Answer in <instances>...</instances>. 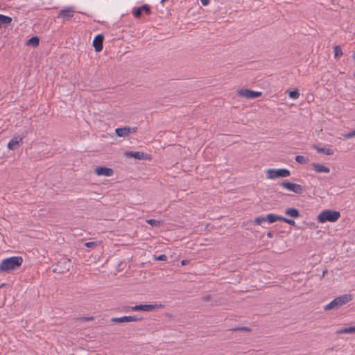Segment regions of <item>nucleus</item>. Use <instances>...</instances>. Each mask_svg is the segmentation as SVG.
Listing matches in <instances>:
<instances>
[{
  "instance_id": "nucleus-1",
  "label": "nucleus",
  "mask_w": 355,
  "mask_h": 355,
  "mask_svg": "<svg viewBox=\"0 0 355 355\" xmlns=\"http://www.w3.org/2000/svg\"><path fill=\"white\" fill-rule=\"evenodd\" d=\"M23 263L21 257H11L3 259L0 263L1 272H10L19 267Z\"/></svg>"
},
{
  "instance_id": "nucleus-2",
  "label": "nucleus",
  "mask_w": 355,
  "mask_h": 355,
  "mask_svg": "<svg viewBox=\"0 0 355 355\" xmlns=\"http://www.w3.org/2000/svg\"><path fill=\"white\" fill-rule=\"evenodd\" d=\"M340 216V214L338 211L326 209L320 213L318 216V220L320 223H324L327 221L336 222Z\"/></svg>"
},
{
  "instance_id": "nucleus-3",
  "label": "nucleus",
  "mask_w": 355,
  "mask_h": 355,
  "mask_svg": "<svg viewBox=\"0 0 355 355\" xmlns=\"http://www.w3.org/2000/svg\"><path fill=\"white\" fill-rule=\"evenodd\" d=\"M353 299L352 295L351 294H345L340 296H338L334 299L330 303L327 304L324 306L325 311H329L333 309L338 308L341 306L349 302L352 301Z\"/></svg>"
},
{
  "instance_id": "nucleus-4",
  "label": "nucleus",
  "mask_w": 355,
  "mask_h": 355,
  "mask_svg": "<svg viewBox=\"0 0 355 355\" xmlns=\"http://www.w3.org/2000/svg\"><path fill=\"white\" fill-rule=\"evenodd\" d=\"M291 172L286 168H270L266 171V178L268 179H276L278 178H286L290 176Z\"/></svg>"
},
{
  "instance_id": "nucleus-5",
  "label": "nucleus",
  "mask_w": 355,
  "mask_h": 355,
  "mask_svg": "<svg viewBox=\"0 0 355 355\" xmlns=\"http://www.w3.org/2000/svg\"><path fill=\"white\" fill-rule=\"evenodd\" d=\"M75 12L76 10L73 6L64 7L60 10L57 18L62 19L63 21L69 20L74 16Z\"/></svg>"
},
{
  "instance_id": "nucleus-6",
  "label": "nucleus",
  "mask_w": 355,
  "mask_h": 355,
  "mask_svg": "<svg viewBox=\"0 0 355 355\" xmlns=\"http://www.w3.org/2000/svg\"><path fill=\"white\" fill-rule=\"evenodd\" d=\"M280 186L290 191H293L298 194L302 193L304 191L303 187L300 184L289 182L287 181L282 182Z\"/></svg>"
},
{
  "instance_id": "nucleus-7",
  "label": "nucleus",
  "mask_w": 355,
  "mask_h": 355,
  "mask_svg": "<svg viewBox=\"0 0 355 355\" xmlns=\"http://www.w3.org/2000/svg\"><path fill=\"white\" fill-rule=\"evenodd\" d=\"M239 96L244 97L247 99H254L259 97L261 95V92L252 91L248 89H241L238 91Z\"/></svg>"
},
{
  "instance_id": "nucleus-8",
  "label": "nucleus",
  "mask_w": 355,
  "mask_h": 355,
  "mask_svg": "<svg viewBox=\"0 0 355 355\" xmlns=\"http://www.w3.org/2000/svg\"><path fill=\"white\" fill-rule=\"evenodd\" d=\"M162 304H140V305H136V306H131L130 309L131 311H141L150 312V311H153L156 308H162Z\"/></svg>"
},
{
  "instance_id": "nucleus-9",
  "label": "nucleus",
  "mask_w": 355,
  "mask_h": 355,
  "mask_svg": "<svg viewBox=\"0 0 355 355\" xmlns=\"http://www.w3.org/2000/svg\"><path fill=\"white\" fill-rule=\"evenodd\" d=\"M137 131V127H123L115 129V133L118 137H125L131 133H135Z\"/></svg>"
},
{
  "instance_id": "nucleus-10",
  "label": "nucleus",
  "mask_w": 355,
  "mask_h": 355,
  "mask_svg": "<svg viewBox=\"0 0 355 355\" xmlns=\"http://www.w3.org/2000/svg\"><path fill=\"white\" fill-rule=\"evenodd\" d=\"M71 267V260L67 258H62L58 262V268L54 269V271L59 272H64V270L69 271Z\"/></svg>"
},
{
  "instance_id": "nucleus-11",
  "label": "nucleus",
  "mask_w": 355,
  "mask_h": 355,
  "mask_svg": "<svg viewBox=\"0 0 355 355\" xmlns=\"http://www.w3.org/2000/svg\"><path fill=\"white\" fill-rule=\"evenodd\" d=\"M94 173L98 176L110 177L114 174L112 168L105 166H98L95 168Z\"/></svg>"
},
{
  "instance_id": "nucleus-12",
  "label": "nucleus",
  "mask_w": 355,
  "mask_h": 355,
  "mask_svg": "<svg viewBox=\"0 0 355 355\" xmlns=\"http://www.w3.org/2000/svg\"><path fill=\"white\" fill-rule=\"evenodd\" d=\"M24 136H15L8 144V148L10 150H16L22 144Z\"/></svg>"
},
{
  "instance_id": "nucleus-13",
  "label": "nucleus",
  "mask_w": 355,
  "mask_h": 355,
  "mask_svg": "<svg viewBox=\"0 0 355 355\" xmlns=\"http://www.w3.org/2000/svg\"><path fill=\"white\" fill-rule=\"evenodd\" d=\"M140 319L137 316H123L120 318H112L111 321L114 323L129 322L138 321Z\"/></svg>"
},
{
  "instance_id": "nucleus-14",
  "label": "nucleus",
  "mask_w": 355,
  "mask_h": 355,
  "mask_svg": "<svg viewBox=\"0 0 355 355\" xmlns=\"http://www.w3.org/2000/svg\"><path fill=\"white\" fill-rule=\"evenodd\" d=\"M103 36L101 34L97 35L93 40V46L96 52H100L103 49Z\"/></svg>"
},
{
  "instance_id": "nucleus-15",
  "label": "nucleus",
  "mask_w": 355,
  "mask_h": 355,
  "mask_svg": "<svg viewBox=\"0 0 355 355\" xmlns=\"http://www.w3.org/2000/svg\"><path fill=\"white\" fill-rule=\"evenodd\" d=\"M124 155L126 157L135 158L139 160L146 159V154L139 151H127L124 153Z\"/></svg>"
},
{
  "instance_id": "nucleus-16",
  "label": "nucleus",
  "mask_w": 355,
  "mask_h": 355,
  "mask_svg": "<svg viewBox=\"0 0 355 355\" xmlns=\"http://www.w3.org/2000/svg\"><path fill=\"white\" fill-rule=\"evenodd\" d=\"M144 11L147 15H150L151 13L150 7L147 4H144L141 7H139L135 10L133 11V15L136 18H139L141 15V12Z\"/></svg>"
},
{
  "instance_id": "nucleus-17",
  "label": "nucleus",
  "mask_w": 355,
  "mask_h": 355,
  "mask_svg": "<svg viewBox=\"0 0 355 355\" xmlns=\"http://www.w3.org/2000/svg\"><path fill=\"white\" fill-rule=\"evenodd\" d=\"M313 148L317 150L318 153H323L327 155H332L334 153V150L329 148L322 147L320 148L316 145L313 146Z\"/></svg>"
},
{
  "instance_id": "nucleus-18",
  "label": "nucleus",
  "mask_w": 355,
  "mask_h": 355,
  "mask_svg": "<svg viewBox=\"0 0 355 355\" xmlns=\"http://www.w3.org/2000/svg\"><path fill=\"white\" fill-rule=\"evenodd\" d=\"M312 166H313V170L318 173H329V171H330L329 168H328L327 166L322 165V164L313 163L312 164Z\"/></svg>"
},
{
  "instance_id": "nucleus-19",
  "label": "nucleus",
  "mask_w": 355,
  "mask_h": 355,
  "mask_svg": "<svg viewBox=\"0 0 355 355\" xmlns=\"http://www.w3.org/2000/svg\"><path fill=\"white\" fill-rule=\"evenodd\" d=\"M285 214H286V215H287L290 217L294 218H297L300 216L299 210L297 209L293 208V207L286 209Z\"/></svg>"
},
{
  "instance_id": "nucleus-20",
  "label": "nucleus",
  "mask_w": 355,
  "mask_h": 355,
  "mask_svg": "<svg viewBox=\"0 0 355 355\" xmlns=\"http://www.w3.org/2000/svg\"><path fill=\"white\" fill-rule=\"evenodd\" d=\"M282 216L275 214H268L266 216V220L268 223H273L277 221H282Z\"/></svg>"
},
{
  "instance_id": "nucleus-21",
  "label": "nucleus",
  "mask_w": 355,
  "mask_h": 355,
  "mask_svg": "<svg viewBox=\"0 0 355 355\" xmlns=\"http://www.w3.org/2000/svg\"><path fill=\"white\" fill-rule=\"evenodd\" d=\"M336 334H355V326L340 328L336 331Z\"/></svg>"
},
{
  "instance_id": "nucleus-22",
  "label": "nucleus",
  "mask_w": 355,
  "mask_h": 355,
  "mask_svg": "<svg viewBox=\"0 0 355 355\" xmlns=\"http://www.w3.org/2000/svg\"><path fill=\"white\" fill-rule=\"evenodd\" d=\"M40 43V39L37 36L32 37L30 38L27 42L26 44L28 46H32L33 47H36L39 45Z\"/></svg>"
},
{
  "instance_id": "nucleus-23",
  "label": "nucleus",
  "mask_w": 355,
  "mask_h": 355,
  "mask_svg": "<svg viewBox=\"0 0 355 355\" xmlns=\"http://www.w3.org/2000/svg\"><path fill=\"white\" fill-rule=\"evenodd\" d=\"M295 160L297 162L302 164H305L309 162V159L303 155L296 156Z\"/></svg>"
},
{
  "instance_id": "nucleus-24",
  "label": "nucleus",
  "mask_w": 355,
  "mask_h": 355,
  "mask_svg": "<svg viewBox=\"0 0 355 355\" xmlns=\"http://www.w3.org/2000/svg\"><path fill=\"white\" fill-rule=\"evenodd\" d=\"M146 223L153 227H160L162 222L155 219H147Z\"/></svg>"
},
{
  "instance_id": "nucleus-25",
  "label": "nucleus",
  "mask_w": 355,
  "mask_h": 355,
  "mask_svg": "<svg viewBox=\"0 0 355 355\" xmlns=\"http://www.w3.org/2000/svg\"><path fill=\"white\" fill-rule=\"evenodd\" d=\"M263 222H267L266 216H260L254 218V223L257 225H261Z\"/></svg>"
},
{
  "instance_id": "nucleus-26",
  "label": "nucleus",
  "mask_w": 355,
  "mask_h": 355,
  "mask_svg": "<svg viewBox=\"0 0 355 355\" xmlns=\"http://www.w3.org/2000/svg\"><path fill=\"white\" fill-rule=\"evenodd\" d=\"M334 51L336 58H338L343 55V51L339 46H335L334 47Z\"/></svg>"
},
{
  "instance_id": "nucleus-27",
  "label": "nucleus",
  "mask_w": 355,
  "mask_h": 355,
  "mask_svg": "<svg viewBox=\"0 0 355 355\" xmlns=\"http://www.w3.org/2000/svg\"><path fill=\"white\" fill-rule=\"evenodd\" d=\"M288 96L293 99H297L300 97V92L297 89L291 91L288 94Z\"/></svg>"
},
{
  "instance_id": "nucleus-28",
  "label": "nucleus",
  "mask_w": 355,
  "mask_h": 355,
  "mask_svg": "<svg viewBox=\"0 0 355 355\" xmlns=\"http://www.w3.org/2000/svg\"><path fill=\"white\" fill-rule=\"evenodd\" d=\"M282 221L284 222V223H287V224H288L290 225L295 226V222L293 219L287 218H285V217L282 216Z\"/></svg>"
},
{
  "instance_id": "nucleus-29",
  "label": "nucleus",
  "mask_w": 355,
  "mask_h": 355,
  "mask_svg": "<svg viewBox=\"0 0 355 355\" xmlns=\"http://www.w3.org/2000/svg\"><path fill=\"white\" fill-rule=\"evenodd\" d=\"M85 245L87 246V248H94L98 245V243L96 242H94V241L87 242L85 243Z\"/></svg>"
},
{
  "instance_id": "nucleus-30",
  "label": "nucleus",
  "mask_w": 355,
  "mask_h": 355,
  "mask_svg": "<svg viewBox=\"0 0 355 355\" xmlns=\"http://www.w3.org/2000/svg\"><path fill=\"white\" fill-rule=\"evenodd\" d=\"M344 137L345 139H351V138L355 137V130H353L346 135H344Z\"/></svg>"
},
{
  "instance_id": "nucleus-31",
  "label": "nucleus",
  "mask_w": 355,
  "mask_h": 355,
  "mask_svg": "<svg viewBox=\"0 0 355 355\" xmlns=\"http://www.w3.org/2000/svg\"><path fill=\"white\" fill-rule=\"evenodd\" d=\"M155 260L166 261L167 260V257L165 254H161L158 257H155Z\"/></svg>"
},
{
  "instance_id": "nucleus-32",
  "label": "nucleus",
  "mask_w": 355,
  "mask_h": 355,
  "mask_svg": "<svg viewBox=\"0 0 355 355\" xmlns=\"http://www.w3.org/2000/svg\"><path fill=\"white\" fill-rule=\"evenodd\" d=\"M234 330L250 331L249 328H248V327H240V328H236V329H235Z\"/></svg>"
},
{
  "instance_id": "nucleus-33",
  "label": "nucleus",
  "mask_w": 355,
  "mask_h": 355,
  "mask_svg": "<svg viewBox=\"0 0 355 355\" xmlns=\"http://www.w3.org/2000/svg\"><path fill=\"white\" fill-rule=\"evenodd\" d=\"M211 296L209 295H205L202 297V300L205 302H207L210 300Z\"/></svg>"
},
{
  "instance_id": "nucleus-34",
  "label": "nucleus",
  "mask_w": 355,
  "mask_h": 355,
  "mask_svg": "<svg viewBox=\"0 0 355 355\" xmlns=\"http://www.w3.org/2000/svg\"><path fill=\"white\" fill-rule=\"evenodd\" d=\"M200 1L203 6H207L209 3V0H200Z\"/></svg>"
},
{
  "instance_id": "nucleus-35",
  "label": "nucleus",
  "mask_w": 355,
  "mask_h": 355,
  "mask_svg": "<svg viewBox=\"0 0 355 355\" xmlns=\"http://www.w3.org/2000/svg\"><path fill=\"white\" fill-rule=\"evenodd\" d=\"M82 320H83V321H89V320H93V318H92V317L83 318Z\"/></svg>"
},
{
  "instance_id": "nucleus-36",
  "label": "nucleus",
  "mask_w": 355,
  "mask_h": 355,
  "mask_svg": "<svg viewBox=\"0 0 355 355\" xmlns=\"http://www.w3.org/2000/svg\"><path fill=\"white\" fill-rule=\"evenodd\" d=\"M267 236L268 238H272L273 236V234L272 232H269L267 233Z\"/></svg>"
},
{
  "instance_id": "nucleus-37",
  "label": "nucleus",
  "mask_w": 355,
  "mask_h": 355,
  "mask_svg": "<svg viewBox=\"0 0 355 355\" xmlns=\"http://www.w3.org/2000/svg\"><path fill=\"white\" fill-rule=\"evenodd\" d=\"M327 272V270H324L322 272V276L324 277Z\"/></svg>"
},
{
  "instance_id": "nucleus-38",
  "label": "nucleus",
  "mask_w": 355,
  "mask_h": 355,
  "mask_svg": "<svg viewBox=\"0 0 355 355\" xmlns=\"http://www.w3.org/2000/svg\"><path fill=\"white\" fill-rule=\"evenodd\" d=\"M185 263H186V261L185 260L182 261V265H184Z\"/></svg>"
},
{
  "instance_id": "nucleus-39",
  "label": "nucleus",
  "mask_w": 355,
  "mask_h": 355,
  "mask_svg": "<svg viewBox=\"0 0 355 355\" xmlns=\"http://www.w3.org/2000/svg\"><path fill=\"white\" fill-rule=\"evenodd\" d=\"M208 152V149H205V153H207Z\"/></svg>"
},
{
  "instance_id": "nucleus-40",
  "label": "nucleus",
  "mask_w": 355,
  "mask_h": 355,
  "mask_svg": "<svg viewBox=\"0 0 355 355\" xmlns=\"http://www.w3.org/2000/svg\"><path fill=\"white\" fill-rule=\"evenodd\" d=\"M353 57H354V59L355 60V53L354 54Z\"/></svg>"
}]
</instances>
